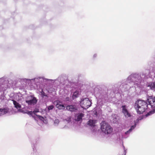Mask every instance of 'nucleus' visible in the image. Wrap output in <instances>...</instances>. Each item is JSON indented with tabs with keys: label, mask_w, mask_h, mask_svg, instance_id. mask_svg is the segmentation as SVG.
<instances>
[{
	"label": "nucleus",
	"mask_w": 155,
	"mask_h": 155,
	"mask_svg": "<svg viewBox=\"0 0 155 155\" xmlns=\"http://www.w3.org/2000/svg\"><path fill=\"white\" fill-rule=\"evenodd\" d=\"M41 94L42 97L47 96V95L45 94V93L43 91V90H42L41 91Z\"/></svg>",
	"instance_id": "412c9836"
},
{
	"label": "nucleus",
	"mask_w": 155,
	"mask_h": 155,
	"mask_svg": "<svg viewBox=\"0 0 155 155\" xmlns=\"http://www.w3.org/2000/svg\"><path fill=\"white\" fill-rule=\"evenodd\" d=\"M147 103H148L149 109L151 108L153 110V111H151L146 114L147 117L150 115L151 114H153L155 112V97L152 96H149L147 100Z\"/></svg>",
	"instance_id": "7ed1b4c3"
},
{
	"label": "nucleus",
	"mask_w": 155,
	"mask_h": 155,
	"mask_svg": "<svg viewBox=\"0 0 155 155\" xmlns=\"http://www.w3.org/2000/svg\"><path fill=\"white\" fill-rule=\"evenodd\" d=\"M66 109L71 112L75 111L77 110L76 108L73 105H68L66 107Z\"/></svg>",
	"instance_id": "9d476101"
},
{
	"label": "nucleus",
	"mask_w": 155,
	"mask_h": 155,
	"mask_svg": "<svg viewBox=\"0 0 155 155\" xmlns=\"http://www.w3.org/2000/svg\"><path fill=\"white\" fill-rule=\"evenodd\" d=\"M36 116L40 120L43 121L44 123L45 122L44 121V118L43 117L39 115H36Z\"/></svg>",
	"instance_id": "a211bd4d"
},
{
	"label": "nucleus",
	"mask_w": 155,
	"mask_h": 155,
	"mask_svg": "<svg viewBox=\"0 0 155 155\" xmlns=\"http://www.w3.org/2000/svg\"><path fill=\"white\" fill-rule=\"evenodd\" d=\"M55 123H56L57 124H58L59 123V120L58 119H56L54 121Z\"/></svg>",
	"instance_id": "b1692460"
},
{
	"label": "nucleus",
	"mask_w": 155,
	"mask_h": 155,
	"mask_svg": "<svg viewBox=\"0 0 155 155\" xmlns=\"http://www.w3.org/2000/svg\"><path fill=\"white\" fill-rule=\"evenodd\" d=\"M147 86L151 90H155V82H150L147 83Z\"/></svg>",
	"instance_id": "9b49d317"
},
{
	"label": "nucleus",
	"mask_w": 155,
	"mask_h": 155,
	"mask_svg": "<svg viewBox=\"0 0 155 155\" xmlns=\"http://www.w3.org/2000/svg\"><path fill=\"white\" fill-rule=\"evenodd\" d=\"M84 114L82 113H81L79 115H78L76 118V120L78 121H79L82 119V118L84 116Z\"/></svg>",
	"instance_id": "2eb2a0df"
},
{
	"label": "nucleus",
	"mask_w": 155,
	"mask_h": 155,
	"mask_svg": "<svg viewBox=\"0 0 155 155\" xmlns=\"http://www.w3.org/2000/svg\"><path fill=\"white\" fill-rule=\"evenodd\" d=\"M78 91H76L74 93V94L72 96V98L74 99L75 98L77 97H78Z\"/></svg>",
	"instance_id": "f3484780"
},
{
	"label": "nucleus",
	"mask_w": 155,
	"mask_h": 155,
	"mask_svg": "<svg viewBox=\"0 0 155 155\" xmlns=\"http://www.w3.org/2000/svg\"><path fill=\"white\" fill-rule=\"evenodd\" d=\"M13 102V103L15 106V107L17 109L20 108L21 107V105L19 104L17 102L15 101L12 100Z\"/></svg>",
	"instance_id": "f8f14e48"
},
{
	"label": "nucleus",
	"mask_w": 155,
	"mask_h": 155,
	"mask_svg": "<svg viewBox=\"0 0 155 155\" xmlns=\"http://www.w3.org/2000/svg\"><path fill=\"white\" fill-rule=\"evenodd\" d=\"M119 84H120L121 83H119Z\"/></svg>",
	"instance_id": "7c9ffc66"
},
{
	"label": "nucleus",
	"mask_w": 155,
	"mask_h": 155,
	"mask_svg": "<svg viewBox=\"0 0 155 155\" xmlns=\"http://www.w3.org/2000/svg\"><path fill=\"white\" fill-rule=\"evenodd\" d=\"M38 111H34L33 112V113H34V114H35L36 112H38Z\"/></svg>",
	"instance_id": "a878e982"
},
{
	"label": "nucleus",
	"mask_w": 155,
	"mask_h": 155,
	"mask_svg": "<svg viewBox=\"0 0 155 155\" xmlns=\"http://www.w3.org/2000/svg\"><path fill=\"white\" fill-rule=\"evenodd\" d=\"M127 137H124V136H122V137H123V138H127Z\"/></svg>",
	"instance_id": "c85d7f7f"
},
{
	"label": "nucleus",
	"mask_w": 155,
	"mask_h": 155,
	"mask_svg": "<svg viewBox=\"0 0 155 155\" xmlns=\"http://www.w3.org/2000/svg\"><path fill=\"white\" fill-rule=\"evenodd\" d=\"M153 73L154 74L153 77H155V72H150L149 76L150 77V76L151 75V78H152V77L153 76L152 74Z\"/></svg>",
	"instance_id": "4be33fe9"
},
{
	"label": "nucleus",
	"mask_w": 155,
	"mask_h": 155,
	"mask_svg": "<svg viewBox=\"0 0 155 155\" xmlns=\"http://www.w3.org/2000/svg\"><path fill=\"white\" fill-rule=\"evenodd\" d=\"M116 117H117V115H116L114 114V118H116Z\"/></svg>",
	"instance_id": "cd10ccee"
},
{
	"label": "nucleus",
	"mask_w": 155,
	"mask_h": 155,
	"mask_svg": "<svg viewBox=\"0 0 155 155\" xmlns=\"http://www.w3.org/2000/svg\"><path fill=\"white\" fill-rule=\"evenodd\" d=\"M121 107L122 108V112L125 117L126 118L130 117L131 116V114L127 110L126 105H123Z\"/></svg>",
	"instance_id": "0eeeda50"
},
{
	"label": "nucleus",
	"mask_w": 155,
	"mask_h": 155,
	"mask_svg": "<svg viewBox=\"0 0 155 155\" xmlns=\"http://www.w3.org/2000/svg\"><path fill=\"white\" fill-rule=\"evenodd\" d=\"M101 127L102 132L105 134H110L112 131L113 129L111 126L105 121L101 123Z\"/></svg>",
	"instance_id": "20e7f679"
},
{
	"label": "nucleus",
	"mask_w": 155,
	"mask_h": 155,
	"mask_svg": "<svg viewBox=\"0 0 155 155\" xmlns=\"http://www.w3.org/2000/svg\"><path fill=\"white\" fill-rule=\"evenodd\" d=\"M97 57V54H95L93 55V58H96Z\"/></svg>",
	"instance_id": "393cba45"
},
{
	"label": "nucleus",
	"mask_w": 155,
	"mask_h": 155,
	"mask_svg": "<svg viewBox=\"0 0 155 155\" xmlns=\"http://www.w3.org/2000/svg\"><path fill=\"white\" fill-rule=\"evenodd\" d=\"M28 97H30L31 100H26V102L28 105L35 104L38 101L36 98L33 95H31Z\"/></svg>",
	"instance_id": "423d86ee"
},
{
	"label": "nucleus",
	"mask_w": 155,
	"mask_h": 155,
	"mask_svg": "<svg viewBox=\"0 0 155 155\" xmlns=\"http://www.w3.org/2000/svg\"><path fill=\"white\" fill-rule=\"evenodd\" d=\"M142 119V118L141 117H139L137 118L136 120H135L134 121V125L130 127V128L125 133V135H129L132 132V130L136 127L137 124L138 123L139 121L141 120Z\"/></svg>",
	"instance_id": "39448f33"
},
{
	"label": "nucleus",
	"mask_w": 155,
	"mask_h": 155,
	"mask_svg": "<svg viewBox=\"0 0 155 155\" xmlns=\"http://www.w3.org/2000/svg\"><path fill=\"white\" fill-rule=\"evenodd\" d=\"M88 113H89L90 114L91 113L92 115L94 117H96L97 116V113L95 110H93V111L89 112L88 111Z\"/></svg>",
	"instance_id": "dca6fc26"
},
{
	"label": "nucleus",
	"mask_w": 155,
	"mask_h": 155,
	"mask_svg": "<svg viewBox=\"0 0 155 155\" xmlns=\"http://www.w3.org/2000/svg\"><path fill=\"white\" fill-rule=\"evenodd\" d=\"M134 108L138 114H142L145 112L149 111L148 103L142 100H138L135 104Z\"/></svg>",
	"instance_id": "f03ea898"
},
{
	"label": "nucleus",
	"mask_w": 155,
	"mask_h": 155,
	"mask_svg": "<svg viewBox=\"0 0 155 155\" xmlns=\"http://www.w3.org/2000/svg\"><path fill=\"white\" fill-rule=\"evenodd\" d=\"M8 110L6 109H0V116L7 113Z\"/></svg>",
	"instance_id": "ddd939ff"
},
{
	"label": "nucleus",
	"mask_w": 155,
	"mask_h": 155,
	"mask_svg": "<svg viewBox=\"0 0 155 155\" xmlns=\"http://www.w3.org/2000/svg\"><path fill=\"white\" fill-rule=\"evenodd\" d=\"M66 100L67 101H68L69 100V97H67L66 98Z\"/></svg>",
	"instance_id": "bb28decb"
},
{
	"label": "nucleus",
	"mask_w": 155,
	"mask_h": 155,
	"mask_svg": "<svg viewBox=\"0 0 155 155\" xmlns=\"http://www.w3.org/2000/svg\"><path fill=\"white\" fill-rule=\"evenodd\" d=\"M96 121L93 120H90L88 122V125H89L92 127H94L95 125Z\"/></svg>",
	"instance_id": "4468645a"
},
{
	"label": "nucleus",
	"mask_w": 155,
	"mask_h": 155,
	"mask_svg": "<svg viewBox=\"0 0 155 155\" xmlns=\"http://www.w3.org/2000/svg\"><path fill=\"white\" fill-rule=\"evenodd\" d=\"M92 103L91 100H90L88 98V108L91 106Z\"/></svg>",
	"instance_id": "6ab92c4d"
},
{
	"label": "nucleus",
	"mask_w": 155,
	"mask_h": 155,
	"mask_svg": "<svg viewBox=\"0 0 155 155\" xmlns=\"http://www.w3.org/2000/svg\"><path fill=\"white\" fill-rule=\"evenodd\" d=\"M87 100L86 98L81 100L80 103V104L81 107L84 109L87 108Z\"/></svg>",
	"instance_id": "1a4fd4ad"
},
{
	"label": "nucleus",
	"mask_w": 155,
	"mask_h": 155,
	"mask_svg": "<svg viewBox=\"0 0 155 155\" xmlns=\"http://www.w3.org/2000/svg\"><path fill=\"white\" fill-rule=\"evenodd\" d=\"M54 108V106L53 105H51L50 106H49L48 107V110H52Z\"/></svg>",
	"instance_id": "aec40b11"
},
{
	"label": "nucleus",
	"mask_w": 155,
	"mask_h": 155,
	"mask_svg": "<svg viewBox=\"0 0 155 155\" xmlns=\"http://www.w3.org/2000/svg\"><path fill=\"white\" fill-rule=\"evenodd\" d=\"M32 113H33V112H32V111H28L27 113L28 115H32Z\"/></svg>",
	"instance_id": "5701e85b"
},
{
	"label": "nucleus",
	"mask_w": 155,
	"mask_h": 155,
	"mask_svg": "<svg viewBox=\"0 0 155 155\" xmlns=\"http://www.w3.org/2000/svg\"><path fill=\"white\" fill-rule=\"evenodd\" d=\"M123 147H124V152H125V147H124V146H123Z\"/></svg>",
	"instance_id": "c756f323"
},
{
	"label": "nucleus",
	"mask_w": 155,
	"mask_h": 155,
	"mask_svg": "<svg viewBox=\"0 0 155 155\" xmlns=\"http://www.w3.org/2000/svg\"><path fill=\"white\" fill-rule=\"evenodd\" d=\"M125 154H126V153H125L124 155H125Z\"/></svg>",
	"instance_id": "2f4dec72"
},
{
	"label": "nucleus",
	"mask_w": 155,
	"mask_h": 155,
	"mask_svg": "<svg viewBox=\"0 0 155 155\" xmlns=\"http://www.w3.org/2000/svg\"><path fill=\"white\" fill-rule=\"evenodd\" d=\"M148 78L145 74L142 73L139 75L137 73H132L129 75L126 80H123L120 85V89L123 91H127L132 88L134 91L136 86L139 87L140 84L144 80Z\"/></svg>",
	"instance_id": "f257e3e1"
},
{
	"label": "nucleus",
	"mask_w": 155,
	"mask_h": 155,
	"mask_svg": "<svg viewBox=\"0 0 155 155\" xmlns=\"http://www.w3.org/2000/svg\"><path fill=\"white\" fill-rule=\"evenodd\" d=\"M54 104L55 105L56 107L59 109H64L65 108L64 105L62 104V102L59 100L55 101Z\"/></svg>",
	"instance_id": "6e6552de"
}]
</instances>
